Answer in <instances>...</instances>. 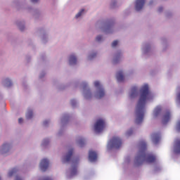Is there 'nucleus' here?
Instances as JSON below:
<instances>
[{
  "label": "nucleus",
  "instance_id": "f257e3e1",
  "mask_svg": "<svg viewBox=\"0 0 180 180\" xmlns=\"http://www.w3.org/2000/svg\"><path fill=\"white\" fill-rule=\"evenodd\" d=\"M140 93L141 95L136 110V123L137 124H140L144 119V108L146 106V102H147V99H148L151 95V93H150V90L148 89V85H143L140 90Z\"/></svg>",
  "mask_w": 180,
  "mask_h": 180
},
{
  "label": "nucleus",
  "instance_id": "f03ea898",
  "mask_svg": "<svg viewBox=\"0 0 180 180\" xmlns=\"http://www.w3.org/2000/svg\"><path fill=\"white\" fill-rule=\"evenodd\" d=\"M146 151H147V143L146 141H142L139 143V151L136 157L135 162L137 165H141V164H144V162L147 164L155 162V156L148 154Z\"/></svg>",
  "mask_w": 180,
  "mask_h": 180
},
{
  "label": "nucleus",
  "instance_id": "7ed1b4c3",
  "mask_svg": "<svg viewBox=\"0 0 180 180\" xmlns=\"http://www.w3.org/2000/svg\"><path fill=\"white\" fill-rule=\"evenodd\" d=\"M122 139L117 136H114L108 143V148H120L122 147Z\"/></svg>",
  "mask_w": 180,
  "mask_h": 180
},
{
  "label": "nucleus",
  "instance_id": "20e7f679",
  "mask_svg": "<svg viewBox=\"0 0 180 180\" xmlns=\"http://www.w3.org/2000/svg\"><path fill=\"white\" fill-rule=\"evenodd\" d=\"M94 86L98 89L96 98L97 99H101V98H103L105 96V90L103 89V87H102L101 82H99V81H96L94 82Z\"/></svg>",
  "mask_w": 180,
  "mask_h": 180
},
{
  "label": "nucleus",
  "instance_id": "39448f33",
  "mask_svg": "<svg viewBox=\"0 0 180 180\" xmlns=\"http://www.w3.org/2000/svg\"><path fill=\"white\" fill-rule=\"evenodd\" d=\"M105 126L106 124L105 123L104 120H98L94 125V130L96 133H101V131L105 129Z\"/></svg>",
  "mask_w": 180,
  "mask_h": 180
},
{
  "label": "nucleus",
  "instance_id": "423d86ee",
  "mask_svg": "<svg viewBox=\"0 0 180 180\" xmlns=\"http://www.w3.org/2000/svg\"><path fill=\"white\" fill-rule=\"evenodd\" d=\"M145 4H146V0H136V5H135L136 11H141Z\"/></svg>",
  "mask_w": 180,
  "mask_h": 180
},
{
  "label": "nucleus",
  "instance_id": "0eeeda50",
  "mask_svg": "<svg viewBox=\"0 0 180 180\" xmlns=\"http://www.w3.org/2000/svg\"><path fill=\"white\" fill-rule=\"evenodd\" d=\"M11 150V144L9 143H4L2 145L1 149H0V153L1 154H6Z\"/></svg>",
  "mask_w": 180,
  "mask_h": 180
},
{
  "label": "nucleus",
  "instance_id": "6e6552de",
  "mask_svg": "<svg viewBox=\"0 0 180 180\" xmlns=\"http://www.w3.org/2000/svg\"><path fill=\"white\" fill-rule=\"evenodd\" d=\"M49 168V160L43 159L40 162V169L41 171H46Z\"/></svg>",
  "mask_w": 180,
  "mask_h": 180
},
{
  "label": "nucleus",
  "instance_id": "1a4fd4ad",
  "mask_svg": "<svg viewBox=\"0 0 180 180\" xmlns=\"http://www.w3.org/2000/svg\"><path fill=\"white\" fill-rule=\"evenodd\" d=\"M98 158V154H96V152L94 150H90L89 152V160L91 161V162H94Z\"/></svg>",
  "mask_w": 180,
  "mask_h": 180
},
{
  "label": "nucleus",
  "instance_id": "9d476101",
  "mask_svg": "<svg viewBox=\"0 0 180 180\" xmlns=\"http://www.w3.org/2000/svg\"><path fill=\"white\" fill-rule=\"evenodd\" d=\"M174 151L175 154H180V139H177L174 141Z\"/></svg>",
  "mask_w": 180,
  "mask_h": 180
},
{
  "label": "nucleus",
  "instance_id": "9b49d317",
  "mask_svg": "<svg viewBox=\"0 0 180 180\" xmlns=\"http://www.w3.org/2000/svg\"><path fill=\"white\" fill-rule=\"evenodd\" d=\"M170 119H171V112H169V111H167L163 115V119H162L163 124H167V123L169 122Z\"/></svg>",
  "mask_w": 180,
  "mask_h": 180
},
{
  "label": "nucleus",
  "instance_id": "f8f14e48",
  "mask_svg": "<svg viewBox=\"0 0 180 180\" xmlns=\"http://www.w3.org/2000/svg\"><path fill=\"white\" fill-rule=\"evenodd\" d=\"M74 153L73 149H70L66 156L64 158V162H70L71 161V157H72V153Z\"/></svg>",
  "mask_w": 180,
  "mask_h": 180
},
{
  "label": "nucleus",
  "instance_id": "ddd939ff",
  "mask_svg": "<svg viewBox=\"0 0 180 180\" xmlns=\"http://www.w3.org/2000/svg\"><path fill=\"white\" fill-rule=\"evenodd\" d=\"M117 81L118 82H123V81H124V76L123 75L122 71H119L117 73Z\"/></svg>",
  "mask_w": 180,
  "mask_h": 180
},
{
  "label": "nucleus",
  "instance_id": "4468645a",
  "mask_svg": "<svg viewBox=\"0 0 180 180\" xmlns=\"http://www.w3.org/2000/svg\"><path fill=\"white\" fill-rule=\"evenodd\" d=\"M153 141L155 144H158L160 142V134H153L152 135Z\"/></svg>",
  "mask_w": 180,
  "mask_h": 180
},
{
  "label": "nucleus",
  "instance_id": "2eb2a0df",
  "mask_svg": "<svg viewBox=\"0 0 180 180\" xmlns=\"http://www.w3.org/2000/svg\"><path fill=\"white\" fill-rule=\"evenodd\" d=\"M69 63L70 65H75V64H77V57L74 55H71L69 58Z\"/></svg>",
  "mask_w": 180,
  "mask_h": 180
},
{
  "label": "nucleus",
  "instance_id": "dca6fc26",
  "mask_svg": "<svg viewBox=\"0 0 180 180\" xmlns=\"http://www.w3.org/2000/svg\"><path fill=\"white\" fill-rule=\"evenodd\" d=\"M130 98H136L137 96V87L133 86L131 90Z\"/></svg>",
  "mask_w": 180,
  "mask_h": 180
},
{
  "label": "nucleus",
  "instance_id": "f3484780",
  "mask_svg": "<svg viewBox=\"0 0 180 180\" xmlns=\"http://www.w3.org/2000/svg\"><path fill=\"white\" fill-rule=\"evenodd\" d=\"M160 113H161V107L158 106L155 108L154 112H153L154 117H157L158 116H159Z\"/></svg>",
  "mask_w": 180,
  "mask_h": 180
},
{
  "label": "nucleus",
  "instance_id": "a211bd4d",
  "mask_svg": "<svg viewBox=\"0 0 180 180\" xmlns=\"http://www.w3.org/2000/svg\"><path fill=\"white\" fill-rule=\"evenodd\" d=\"M33 117V111L32 110H28L26 114L27 119H32Z\"/></svg>",
  "mask_w": 180,
  "mask_h": 180
},
{
  "label": "nucleus",
  "instance_id": "6ab92c4d",
  "mask_svg": "<svg viewBox=\"0 0 180 180\" xmlns=\"http://www.w3.org/2000/svg\"><path fill=\"white\" fill-rule=\"evenodd\" d=\"M77 144L79 147H84L85 146V140L84 139H80L77 141Z\"/></svg>",
  "mask_w": 180,
  "mask_h": 180
},
{
  "label": "nucleus",
  "instance_id": "aec40b11",
  "mask_svg": "<svg viewBox=\"0 0 180 180\" xmlns=\"http://www.w3.org/2000/svg\"><path fill=\"white\" fill-rule=\"evenodd\" d=\"M18 172V169L16 168L13 169L8 172V176H12L13 175H15Z\"/></svg>",
  "mask_w": 180,
  "mask_h": 180
},
{
  "label": "nucleus",
  "instance_id": "412c9836",
  "mask_svg": "<svg viewBox=\"0 0 180 180\" xmlns=\"http://www.w3.org/2000/svg\"><path fill=\"white\" fill-rule=\"evenodd\" d=\"M84 11H85L84 9H82V10L75 15L76 19H78V18H79V17L82 15V13H84Z\"/></svg>",
  "mask_w": 180,
  "mask_h": 180
},
{
  "label": "nucleus",
  "instance_id": "4be33fe9",
  "mask_svg": "<svg viewBox=\"0 0 180 180\" xmlns=\"http://www.w3.org/2000/svg\"><path fill=\"white\" fill-rule=\"evenodd\" d=\"M6 86H12V82L9 79H6Z\"/></svg>",
  "mask_w": 180,
  "mask_h": 180
},
{
  "label": "nucleus",
  "instance_id": "5701e85b",
  "mask_svg": "<svg viewBox=\"0 0 180 180\" xmlns=\"http://www.w3.org/2000/svg\"><path fill=\"white\" fill-rule=\"evenodd\" d=\"M71 175L72 176L77 175V167H73L71 169Z\"/></svg>",
  "mask_w": 180,
  "mask_h": 180
},
{
  "label": "nucleus",
  "instance_id": "b1692460",
  "mask_svg": "<svg viewBox=\"0 0 180 180\" xmlns=\"http://www.w3.org/2000/svg\"><path fill=\"white\" fill-rule=\"evenodd\" d=\"M117 44H119V41L115 40L112 43V47H116Z\"/></svg>",
  "mask_w": 180,
  "mask_h": 180
},
{
  "label": "nucleus",
  "instance_id": "393cba45",
  "mask_svg": "<svg viewBox=\"0 0 180 180\" xmlns=\"http://www.w3.org/2000/svg\"><path fill=\"white\" fill-rule=\"evenodd\" d=\"M177 89H178V91H179V92L177 94L176 99L180 103V86L178 87Z\"/></svg>",
  "mask_w": 180,
  "mask_h": 180
},
{
  "label": "nucleus",
  "instance_id": "a878e982",
  "mask_svg": "<svg viewBox=\"0 0 180 180\" xmlns=\"http://www.w3.org/2000/svg\"><path fill=\"white\" fill-rule=\"evenodd\" d=\"M96 41H101L102 40V36L98 35L97 36V37L96 38Z\"/></svg>",
  "mask_w": 180,
  "mask_h": 180
},
{
  "label": "nucleus",
  "instance_id": "bb28decb",
  "mask_svg": "<svg viewBox=\"0 0 180 180\" xmlns=\"http://www.w3.org/2000/svg\"><path fill=\"white\" fill-rule=\"evenodd\" d=\"M71 105L72 106H75L77 105V101L75 100H72Z\"/></svg>",
  "mask_w": 180,
  "mask_h": 180
},
{
  "label": "nucleus",
  "instance_id": "cd10ccee",
  "mask_svg": "<svg viewBox=\"0 0 180 180\" xmlns=\"http://www.w3.org/2000/svg\"><path fill=\"white\" fill-rule=\"evenodd\" d=\"M48 143H49V139H44L42 143V145L46 146V144H48Z\"/></svg>",
  "mask_w": 180,
  "mask_h": 180
},
{
  "label": "nucleus",
  "instance_id": "c85d7f7f",
  "mask_svg": "<svg viewBox=\"0 0 180 180\" xmlns=\"http://www.w3.org/2000/svg\"><path fill=\"white\" fill-rule=\"evenodd\" d=\"M133 134V129H130L129 131H128L127 132V136H130L131 134Z\"/></svg>",
  "mask_w": 180,
  "mask_h": 180
},
{
  "label": "nucleus",
  "instance_id": "c756f323",
  "mask_svg": "<svg viewBox=\"0 0 180 180\" xmlns=\"http://www.w3.org/2000/svg\"><path fill=\"white\" fill-rule=\"evenodd\" d=\"M39 180H53L51 179V178L49 177V176H46V177H44Z\"/></svg>",
  "mask_w": 180,
  "mask_h": 180
},
{
  "label": "nucleus",
  "instance_id": "7c9ffc66",
  "mask_svg": "<svg viewBox=\"0 0 180 180\" xmlns=\"http://www.w3.org/2000/svg\"><path fill=\"white\" fill-rule=\"evenodd\" d=\"M82 86H83V89H85L86 88V86H88V84H86V82H83Z\"/></svg>",
  "mask_w": 180,
  "mask_h": 180
},
{
  "label": "nucleus",
  "instance_id": "2f4dec72",
  "mask_svg": "<svg viewBox=\"0 0 180 180\" xmlns=\"http://www.w3.org/2000/svg\"><path fill=\"white\" fill-rule=\"evenodd\" d=\"M176 129H177L178 131H180V121L177 123Z\"/></svg>",
  "mask_w": 180,
  "mask_h": 180
},
{
  "label": "nucleus",
  "instance_id": "473e14b6",
  "mask_svg": "<svg viewBox=\"0 0 180 180\" xmlns=\"http://www.w3.org/2000/svg\"><path fill=\"white\" fill-rule=\"evenodd\" d=\"M18 123H20V124L23 123V118H19Z\"/></svg>",
  "mask_w": 180,
  "mask_h": 180
},
{
  "label": "nucleus",
  "instance_id": "72a5a7b5",
  "mask_svg": "<svg viewBox=\"0 0 180 180\" xmlns=\"http://www.w3.org/2000/svg\"><path fill=\"white\" fill-rule=\"evenodd\" d=\"M49 124V121L46 120L44 122V126H47Z\"/></svg>",
  "mask_w": 180,
  "mask_h": 180
},
{
  "label": "nucleus",
  "instance_id": "f704fd0d",
  "mask_svg": "<svg viewBox=\"0 0 180 180\" xmlns=\"http://www.w3.org/2000/svg\"><path fill=\"white\" fill-rule=\"evenodd\" d=\"M119 57H120V55H117L116 56V58L114 60L115 63H116V60H117V58H119Z\"/></svg>",
  "mask_w": 180,
  "mask_h": 180
},
{
  "label": "nucleus",
  "instance_id": "c9c22d12",
  "mask_svg": "<svg viewBox=\"0 0 180 180\" xmlns=\"http://www.w3.org/2000/svg\"><path fill=\"white\" fill-rule=\"evenodd\" d=\"M20 30H21V32H22V30L25 29V27H19Z\"/></svg>",
  "mask_w": 180,
  "mask_h": 180
},
{
  "label": "nucleus",
  "instance_id": "e433bc0d",
  "mask_svg": "<svg viewBox=\"0 0 180 180\" xmlns=\"http://www.w3.org/2000/svg\"><path fill=\"white\" fill-rule=\"evenodd\" d=\"M95 56H96V53H95L94 55H90V58H92L95 57Z\"/></svg>",
  "mask_w": 180,
  "mask_h": 180
},
{
  "label": "nucleus",
  "instance_id": "4c0bfd02",
  "mask_svg": "<svg viewBox=\"0 0 180 180\" xmlns=\"http://www.w3.org/2000/svg\"><path fill=\"white\" fill-rule=\"evenodd\" d=\"M39 0H31V2H33L34 4L36 2H38Z\"/></svg>",
  "mask_w": 180,
  "mask_h": 180
},
{
  "label": "nucleus",
  "instance_id": "58836bf2",
  "mask_svg": "<svg viewBox=\"0 0 180 180\" xmlns=\"http://www.w3.org/2000/svg\"><path fill=\"white\" fill-rule=\"evenodd\" d=\"M158 11H159L160 12H162V7L159 8Z\"/></svg>",
  "mask_w": 180,
  "mask_h": 180
},
{
  "label": "nucleus",
  "instance_id": "ea45409f",
  "mask_svg": "<svg viewBox=\"0 0 180 180\" xmlns=\"http://www.w3.org/2000/svg\"><path fill=\"white\" fill-rule=\"evenodd\" d=\"M65 119H67V117L65 116V117H63V120H65Z\"/></svg>",
  "mask_w": 180,
  "mask_h": 180
},
{
  "label": "nucleus",
  "instance_id": "a19ab883",
  "mask_svg": "<svg viewBox=\"0 0 180 180\" xmlns=\"http://www.w3.org/2000/svg\"><path fill=\"white\" fill-rule=\"evenodd\" d=\"M86 98H88V96L86 94Z\"/></svg>",
  "mask_w": 180,
  "mask_h": 180
}]
</instances>
